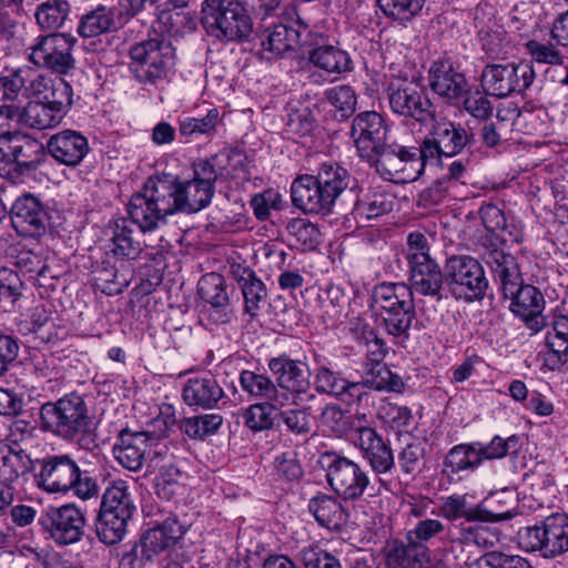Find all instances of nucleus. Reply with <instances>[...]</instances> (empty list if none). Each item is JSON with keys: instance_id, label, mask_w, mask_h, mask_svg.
<instances>
[{"instance_id": "nucleus-46", "label": "nucleus", "mask_w": 568, "mask_h": 568, "mask_svg": "<svg viewBox=\"0 0 568 568\" xmlns=\"http://www.w3.org/2000/svg\"><path fill=\"white\" fill-rule=\"evenodd\" d=\"M394 197L382 191L368 192L355 203V213L359 217L372 220L393 210Z\"/></svg>"}, {"instance_id": "nucleus-50", "label": "nucleus", "mask_w": 568, "mask_h": 568, "mask_svg": "<svg viewBox=\"0 0 568 568\" xmlns=\"http://www.w3.org/2000/svg\"><path fill=\"white\" fill-rule=\"evenodd\" d=\"M223 418L219 414L192 416L182 422L181 429L193 439H203L215 434L222 426Z\"/></svg>"}, {"instance_id": "nucleus-39", "label": "nucleus", "mask_w": 568, "mask_h": 568, "mask_svg": "<svg viewBox=\"0 0 568 568\" xmlns=\"http://www.w3.org/2000/svg\"><path fill=\"white\" fill-rule=\"evenodd\" d=\"M307 61L327 74H341L353 69L349 54L332 44L312 48L307 53Z\"/></svg>"}, {"instance_id": "nucleus-23", "label": "nucleus", "mask_w": 568, "mask_h": 568, "mask_svg": "<svg viewBox=\"0 0 568 568\" xmlns=\"http://www.w3.org/2000/svg\"><path fill=\"white\" fill-rule=\"evenodd\" d=\"M27 98H36L37 101L69 110L73 102V90L62 78H52L32 70L27 87Z\"/></svg>"}, {"instance_id": "nucleus-30", "label": "nucleus", "mask_w": 568, "mask_h": 568, "mask_svg": "<svg viewBox=\"0 0 568 568\" xmlns=\"http://www.w3.org/2000/svg\"><path fill=\"white\" fill-rule=\"evenodd\" d=\"M255 41L267 59L278 58L301 42V31L285 23L274 24L258 31Z\"/></svg>"}, {"instance_id": "nucleus-26", "label": "nucleus", "mask_w": 568, "mask_h": 568, "mask_svg": "<svg viewBox=\"0 0 568 568\" xmlns=\"http://www.w3.org/2000/svg\"><path fill=\"white\" fill-rule=\"evenodd\" d=\"M315 389L320 394H327L337 399L351 404H362L363 386L356 382H349L339 372L333 371L326 365H321L315 371Z\"/></svg>"}, {"instance_id": "nucleus-16", "label": "nucleus", "mask_w": 568, "mask_h": 568, "mask_svg": "<svg viewBox=\"0 0 568 568\" xmlns=\"http://www.w3.org/2000/svg\"><path fill=\"white\" fill-rule=\"evenodd\" d=\"M130 55L136 79L140 82L154 83L166 75L174 52L169 42L151 39L132 47Z\"/></svg>"}, {"instance_id": "nucleus-10", "label": "nucleus", "mask_w": 568, "mask_h": 568, "mask_svg": "<svg viewBox=\"0 0 568 568\" xmlns=\"http://www.w3.org/2000/svg\"><path fill=\"white\" fill-rule=\"evenodd\" d=\"M426 160L422 154V146L418 149L386 144L368 162L384 179L406 183L413 182L422 175Z\"/></svg>"}, {"instance_id": "nucleus-61", "label": "nucleus", "mask_w": 568, "mask_h": 568, "mask_svg": "<svg viewBox=\"0 0 568 568\" xmlns=\"http://www.w3.org/2000/svg\"><path fill=\"white\" fill-rule=\"evenodd\" d=\"M377 416L394 429L407 427L412 420V410L406 406H399L390 402H382L377 409Z\"/></svg>"}, {"instance_id": "nucleus-3", "label": "nucleus", "mask_w": 568, "mask_h": 568, "mask_svg": "<svg viewBox=\"0 0 568 568\" xmlns=\"http://www.w3.org/2000/svg\"><path fill=\"white\" fill-rule=\"evenodd\" d=\"M200 21L221 42H243L253 31L252 18L239 0H203Z\"/></svg>"}, {"instance_id": "nucleus-13", "label": "nucleus", "mask_w": 568, "mask_h": 568, "mask_svg": "<svg viewBox=\"0 0 568 568\" xmlns=\"http://www.w3.org/2000/svg\"><path fill=\"white\" fill-rule=\"evenodd\" d=\"M535 79V71L528 62L487 64L480 75V85L486 94L506 98L521 93Z\"/></svg>"}, {"instance_id": "nucleus-29", "label": "nucleus", "mask_w": 568, "mask_h": 568, "mask_svg": "<svg viewBox=\"0 0 568 568\" xmlns=\"http://www.w3.org/2000/svg\"><path fill=\"white\" fill-rule=\"evenodd\" d=\"M126 488L123 480H115L109 486V531L113 532V537H109V545L122 540L132 516L133 508Z\"/></svg>"}, {"instance_id": "nucleus-12", "label": "nucleus", "mask_w": 568, "mask_h": 568, "mask_svg": "<svg viewBox=\"0 0 568 568\" xmlns=\"http://www.w3.org/2000/svg\"><path fill=\"white\" fill-rule=\"evenodd\" d=\"M322 463H326V478L331 488L343 500H358L371 485L367 471L354 460L325 453Z\"/></svg>"}, {"instance_id": "nucleus-57", "label": "nucleus", "mask_w": 568, "mask_h": 568, "mask_svg": "<svg viewBox=\"0 0 568 568\" xmlns=\"http://www.w3.org/2000/svg\"><path fill=\"white\" fill-rule=\"evenodd\" d=\"M68 17V3L64 1H47L40 4L36 12V19L43 29H57L61 27Z\"/></svg>"}, {"instance_id": "nucleus-62", "label": "nucleus", "mask_w": 568, "mask_h": 568, "mask_svg": "<svg viewBox=\"0 0 568 568\" xmlns=\"http://www.w3.org/2000/svg\"><path fill=\"white\" fill-rule=\"evenodd\" d=\"M326 99L334 105L343 118L349 116L356 108L355 91L349 85H337L326 91Z\"/></svg>"}, {"instance_id": "nucleus-17", "label": "nucleus", "mask_w": 568, "mask_h": 568, "mask_svg": "<svg viewBox=\"0 0 568 568\" xmlns=\"http://www.w3.org/2000/svg\"><path fill=\"white\" fill-rule=\"evenodd\" d=\"M72 48L73 39L64 33L41 36L28 48V58L37 67L65 74L74 65Z\"/></svg>"}, {"instance_id": "nucleus-6", "label": "nucleus", "mask_w": 568, "mask_h": 568, "mask_svg": "<svg viewBox=\"0 0 568 568\" xmlns=\"http://www.w3.org/2000/svg\"><path fill=\"white\" fill-rule=\"evenodd\" d=\"M40 420L43 429L64 439H73L90 427L85 402L75 393L44 403L40 408Z\"/></svg>"}, {"instance_id": "nucleus-19", "label": "nucleus", "mask_w": 568, "mask_h": 568, "mask_svg": "<svg viewBox=\"0 0 568 568\" xmlns=\"http://www.w3.org/2000/svg\"><path fill=\"white\" fill-rule=\"evenodd\" d=\"M40 521L54 542L60 546L74 544L83 535L84 517L73 505L50 507L41 516Z\"/></svg>"}, {"instance_id": "nucleus-60", "label": "nucleus", "mask_w": 568, "mask_h": 568, "mask_svg": "<svg viewBox=\"0 0 568 568\" xmlns=\"http://www.w3.org/2000/svg\"><path fill=\"white\" fill-rule=\"evenodd\" d=\"M405 255L409 268L433 260L429 253V243L425 234L412 232L407 235Z\"/></svg>"}, {"instance_id": "nucleus-40", "label": "nucleus", "mask_w": 568, "mask_h": 568, "mask_svg": "<svg viewBox=\"0 0 568 568\" xmlns=\"http://www.w3.org/2000/svg\"><path fill=\"white\" fill-rule=\"evenodd\" d=\"M357 383L363 386L362 403L367 400L368 389L400 392L404 387L402 377L383 363H366L365 376Z\"/></svg>"}, {"instance_id": "nucleus-8", "label": "nucleus", "mask_w": 568, "mask_h": 568, "mask_svg": "<svg viewBox=\"0 0 568 568\" xmlns=\"http://www.w3.org/2000/svg\"><path fill=\"white\" fill-rule=\"evenodd\" d=\"M518 542L526 551H539L544 558L568 552V515L555 513L520 529Z\"/></svg>"}, {"instance_id": "nucleus-21", "label": "nucleus", "mask_w": 568, "mask_h": 568, "mask_svg": "<svg viewBox=\"0 0 568 568\" xmlns=\"http://www.w3.org/2000/svg\"><path fill=\"white\" fill-rule=\"evenodd\" d=\"M11 222L19 234L36 237L45 232L48 213L37 196L24 194L11 206Z\"/></svg>"}, {"instance_id": "nucleus-27", "label": "nucleus", "mask_w": 568, "mask_h": 568, "mask_svg": "<svg viewBox=\"0 0 568 568\" xmlns=\"http://www.w3.org/2000/svg\"><path fill=\"white\" fill-rule=\"evenodd\" d=\"M49 154L67 166L79 165L89 152L88 139L78 131L63 130L48 140Z\"/></svg>"}, {"instance_id": "nucleus-38", "label": "nucleus", "mask_w": 568, "mask_h": 568, "mask_svg": "<svg viewBox=\"0 0 568 568\" xmlns=\"http://www.w3.org/2000/svg\"><path fill=\"white\" fill-rule=\"evenodd\" d=\"M308 510L322 527L329 530H341L348 517L337 498L327 494H318L311 498Z\"/></svg>"}, {"instance_id": "nucleus-11", "label": "nucleus", "mask_w": 568, "mask_h": 568, "mask_svg": "<svg viewBox=\"0 0 568 568\" xmlns=\"http://www.w3.org/2000/svg\"><path fill=\"white\" fill-rule=\"evenodd\" d=\"M43 144L19 131L0 135V176L13 179L22 170L37 166L43 155Z\"/></svg>"}, {"instance_id": "nucleus-4", "label": "nucleus", "mask_w": 568, "mask_h": 568, "mask_svg": "<svg viewBox=\"0 0 568 568\" xmlns=\"http://www.w3.org/2000/svg\"><path fill=\"white\" fill-rule=\"evenodd\" d=\"M374 305L379 310L386 333L400 341L409 338V331L416 322L414 296L404 283H383L373 293Z\"/></svg>"}, {"instance_id": "nucleus-32", "label": "nucleus", "mask_w": 568, "mask_h": 568, "mask_svg": "<svg viewBox=\"0 0 568 568\" xmlns=\"http://www.w3.org/2000/svg\"><path fill=\"white\" fill-rule=\"evenodd\" d=\"M182 396L189 406L212 409L217 407L225 394L214 376L204 375L189 378L183 387Z\"/></svg>"}, {"instance_id": "nucleus-43", "label": "nucleus", "mask_w": 568, "mask_h": 568, "mask_svg": "<svg viewBox=\"0 0 568 568\" xmlns=\"http://www.w3.org/2000/svg\"><path fill=\"white\" fill-rule=\"evenodd\" d=\"M30 458L23 452L13 450L10 446L0 442V479L3 483H13L21 474L30 468Z\"/></svg>"}, {"instance_id": "nucleus-15", "label": "nucleus", "mask_w": 568, "mask_h": 568, "mask_svg": "<svg viewBox=\"0 0 568 568\" xmlns=\"http://www.w3.org/2000/svg\"><path fill=\"white\" fill-rule=\"evenodd\" d=\"M434 121L427 138L422 144V154L427 160L440 156L453 158L473 142V134L460 123L446 118L432 119Z\"/></svg>"}, {"instance_id": "nucleus-53", "label": "nucleus", "mask_w": 568, "mask_h": 568, "mask_svg": "<svg viewBox=\"0 0 568 568\" xmlns=\"http://www.w3.org/2000/svg\"><path fill=\"white\" fill-rule=\"evenodd\" d=\"M277 403L264 402L251 405L243 413L246 427L254 432L271 429L274 424L273 412Z\"/></svg>"}, {"instance_id": "nucleus-24", "label": "nucleus", "mask_w": 568, "mask_h": 568, "mask_svg": "<svg viewBox=\"0 0 568 568\" xmlns=\"http://www.w3.org/2000/svg\"><path fill=\"white\" fill-rule=\"evenodd\" d=\"M268 368L276 376L277 386L295 397L310 390L311 373L306 363L283 355L271 358Z\"/></svg>"}, {"instance_id": "nucleus-55", "label": "nucleus", "mask_w": 568, "mask_h": 568, "mask_svg": "<svg viewBox=\"0 0 568 568\" xmlns=\"http://www.w3.org/2000/svg\"><path fill=\"white\" fill-rule=\"evenodd\" d=\"M278 422L295 436L307 437L312 430V418L308 408H290L278 413Z\"/></svg>"}, {"instance_id": "nucleus-34", "label": "nucleus", "mask_w": 568, "mask_h": 568, "mask_svg": "<svg viewBox=\"0 0 568 568\" xmlns=\"http://www.w3.org/2000/svg\"><path fill=\"white\" fill-rule=\"evenodd\" d=\"M68 110L49 105L41 101H28L27 104L17 103L18 125L34 130H45L57 126Z\"/></svg>"}, {"instance_id": "nucleus-58", "label": "nucleus", "mask_w": 568, "mask_h": 568, "mask_svg": "<svg viewBox=\"0 0 568 568\" xmlns=\"http://www.w3.org/2000/svg\"><path fill=\"white\" fill-rule=\"evenodd\" d=\"M519 437L511 435L507 438L500 436H494L493 439L487 444L483 445L477 443V449L480 457V463L485 459H500L510 453H515L518 448Z\"/></svg>"}, {"instance_id": "nucleus-59", "label": "nucleus", "mask_w": 568, "mask_h": 568, "mask_svg": "<svg viewBox=\"0 0 568 568\" xmlns=\"http://www.w3.org/2000/svg\"><path fill=\"white\" fill-rule=\"evenodd\" d=\"M426 556L427 547L408 536L407 544L400 542L394 545L388 552V560L393 564L403 566L410 560L422 561Z\"/></svg>"}, {"instance_id": "nucleus-35", "label": "nucleus", "mask_w": 568, "mask_h": 568, "mask_svg": "<svg viewBox=\"0 0 568 568\" xmlns=\"http://www.w3.org/2000/svg\"><path fill=\"white\" fill-rule=\"evenodd\" d=\"M408 286L414 294L430 296L440 301L444 298L443 290L445 283V270L435 260L427 261L423 264L409 268Z\"/></svg>"}, {"instance_id": "nucleus-44", "label": "nucleus", "mask_w": 568, "mask_h": 568, "mask_svg": "<svg viewBox=\"0 0 568 568\" xmlns=\"http://www.w3.org/2000/svg\"><path fill=\"white\" fill-rule=\"evenodd\" d=\"M480 464L477 443L456 445L450 448L444 459L445 468L449 469L452 474H458L464 470H474Z\"/></svg>"}, {"instance_id": "nucleus-63", "label": "nucleus", "mask_w": 568, "mask_h": 568, "mask_svg": "<svg viewBox=\"0 0 568 568\" xmlns=\"http://www.w3.org/2000/svg\"><path fill=\"white\" fill-rule=\"evenodd\" d=\"M321 423L334 434L342 436L351 429V420L342 407L337 404L326 405L321 415Z\"/></svg>"}, {"instance_id": "nucleus-64", "label": "nucleus", "mask_w": 568, "mask_h": 568, "mask_svg": "<svg viewBox=\"0 0 568 568\" xmlns=\"http://www.w3.org/2000/svg\"><path fill=\"white\" fill-rule=\"evenodd\" d=\"M301 557L304 568H342L334 555L317 547L304 548Z\"/></svg>"}, {"instance_id": "nucleus-20", "label": "nucleus", "mask_w": 568, "mask_h": 568, "mask_svg": "<svg viewBox=\"0 0 568 568\" xmlns=\"http://www.w3.org/2000/svg\"><path fill=\"white\" fill-rule=\"evenodd\" d=\"M357 433V448L378 478L381 486L387 490L388 483L383 479V476L395 467V457L389 443L373 427H361Z\"/></svg>"}, {"instance_id": "nucleus-41", "label": "nucleus", "mask_w": 568, "mask_h": 568, "mask_svg": "<svg viewBox=\"0 0 568 568\" xmlns=\"http://www.w3.org/2000/svg\"><path fill=\"white\" fill-rule=\"evenodd\" d=\"M240 384L250 397L256 399H265L280 405H284L287 399V396L280 393L276 384L265 374L244 369L240 374Z\"/></svg>"}, {"instance_id": "nucleus-33", "label": "nucleus", "mask_w": 568, "mask_h": 568, "mask_svg": "<svg viewBox=\"0 0 568 568\" xmlns=\"http://www.w3.org/2000/svg\"><path fill=\"white\" fill-rule=\"evenodd\" d=\"M430 89L448 100L460 98L466 91V79L457 72L453 63L445 60L435 61L428 73Z\"/></svg>"}, {"instance_id": "nucleus-31", "label": "nucleus", "mask_w": 568, "mask_h": 568, "mask_svg": "<svg viewBox=\"0 0 568 568\" xmlns=\"http://www.w3.org/2000/svg\"><path fill=\"white\" fill-rule=\"evenodd\" d=\"M121 444L113 446L114 458L129 470H138L146 455L151 454V448L156 446L154 437L149 433L123 434L119 430Z\"/></svg>"}, {"instance_id": "nucleus-9", "label": "nucleus", "mask_w": 568, "mask_h": 568, "mask_svg": "<svg viewBox=\"0 0 568 568\" xmlns=\"http://www.w3.org/2000/svg\"><path fill=\"white\" fill-rule=\"evenodd\" d=\"M445 283L456 300L466 302L484 298L488 288L483 265L469 255H454L446 261Z\"/></svg>"}, {"instance_id": "nucleus-56", "label": "nucleus", "mask_w": 568, "mask_h": 568, "mask_svg": "<svg viewBox=\"0 0 568 568\" xmlns=\"http://www.w3.org/2000/svg\"><path fill=\"white\" fill-rule=\"evenodd\" d=\"M425 463V445L418 439L407 443L398 453V465L406 475L420 471Z\"/></svg>"}, {"instance_id": "nucleus-14", "label": "nucleus", "mask_w": 568, "mask_h": 568, "mask_svg": "<svg viewBox=\"0 0 568 568\" xmlns=\"http://www.w3.org/2000/svg\"><path fill=\"white\" fill-rule=\"evenodd\" d=\"M386 94L393 113L420 123L434 119L435 108L426 89L418 82H392L387 87Z\"/></svg>"}, {"instance_id": "nucleus-45", "label": "nucleus", "mask_w": 568, "mask_h": 568, "mask_svg": "<svg viewBox=\"0 0 568 568\" xmlns=\"http://www.w3.org/2000/svg\"><path fill=\"white\" fill-rule=\"evenodd\" d=\"M200 297L212 307H226L229 305V295L224 277L215 272L203 275L197 284Z\"/></svg>"}, {"instance_id": "nucleus-51", "label": "nucleus", "mask_w": 568, "mask_h": 568, "mask_svg": "<svg viewBox=\"0 0 568 568\" xmlns=\"http://www.w3.org/2000/svg\"><path fill=\"white\" fill-rule=\"evenodd\" d=\"M220 113L216 108L210 109L203 118L185 116L179 122L180 134L187 138L197 135H211L220 122Z\"/></svg>"}, {"instance_id": "nucleus-1", "label": "nucleus", "mask_w": 568, "mask_h": 568, "mask_svg": "<svg viewBox=\"0 0 568 568\" xmlns=\"http://www.w3.org/2000/svg\"><path fill=\"white\" fill-rule=\"evenodd\" d=\"M484 260L499 282L504 298L510 300L509 311L534 333L545 328L544 294L536 286L524 284L516 258L503 250L489 248L484 254Z\"/></svg>"}, {"instance_id": "nucleus-25", "label": "nucleus", "mask_w": 568, "mask_h": 568, "mask_svg": "<svg viewBox=\"0 0 568 568\" xmlns=\"http://www.w3.org/2000/svg\"><path fill=\"white\" fill-rule=\"evenodd\" d=\"M439 514L448 521L464 518L468 524L474 521H501L511 518L510 511H494L486 503L468 507L465 495H452L443 499Z\"/></svg>"}, {"instance_id": "nucleus-37", "label": "nucleus", "mask_w": 568, "mask_h": 568, "mask_svg": "<svg viewBox=\"0 0 568 568\" xmlns=\"http://www.w3.org/2000/svg\"><path fill=\"white\" fill-rule=\"evenodd\" d=\"M548 348L546 362L551 369L565 365L568 361V315H555L546 333Z\"/></svg>"}, {"instance_id": "nucleus-52", "label": "nucleus", "mask_w": 568, "mask_h": 568, "mask_svg": "<svg viewBox=\"0 0 568 568\" xmlns=\"http://www.w3.org/2000/svg\"><path fill=\"white\" fill-rule=\"evenodd\" d=\"M426 0H376L377 6L387 17L400 22L409 21L423 9Z\"/></svg>"}, {"instance_id": "nucleus-54", "label": "nucleus", "mask_w": 568, "mask_h": 568, "mask_svg": "<svg viewBox=\"0 0 568 568\" xmlns=\"http://www.w3.org/2000/svg\"><path fill=\"white\" fill-rule=\"evenodd\" d=\"M182 478L183 473L175 465L162 466L155 478V494L162 499L170 500L182 488Z\"/></svg>"}, {"instance_id": "nucleus-5", "label": "nucleus", "mask_w": 568, "mask_h": 568, "mask_svg": "<svg viewBox=\"0 0 568 568\" xmlns=\"http://www.w3.org/2000/svg\"><path fill=\"white\" fill-rule=\"evenodd\" d=\"M217 173L210 161H200L194 166L192 180L180 181L171 174H163L164 184L170 185L171 204L174 213H193L206 207L215 192Z\"/></svg>"}, {"instance_id": "nucleus-18", "label": "nucleus", "mask_w": 568, "mask_h": 568, "mask_svg": "<svg viewBox=\"0 0 568 568\" xmlns=\"http://www.w3.org/2000/svg\"><path fill=\"white\" fill-rule=\"evenodd\" d=\"M388 126L376 111H364L355 115L351 128V138L358 155L372 161L387 144Z\"/></svg>"}, {"instance_id": "nucleus-28", "label": "nucleus", "mask_w": 568, "mask_h": 568, "mask_svg": "<svg viewBox=\"0 0 568 568\" xmlns=\"http://www.w3.org/2000/svg\"><path fill=\"white\" fill-rule=\"evenodd\" d=\"M183 528L175 518H166L162 524L146 530L141 540V558L152 561L161 552L172 547L182 536Z\"/></svg>"}, {"instance_id": "nucleus-49", "label": "nucleus", "mask_w": 568, "mask_h": 568, "mask_svg": "<svg viewBox=\"0 0 568 568\" xmlns=\"http://www.w3.org/2000/svg\"><path fill=\"white\" fill-rule=\"evenodd\" d=\"M30 75H32V69L22 68L0 78V91L2 92L1 99L3 103H18L21 94L27 97Z\"/></svg>"}, {"instance_id": "nucleus-7", "label": "nucleus", "mask_w": 568, "mask_h": 568, "mask_svg": "<svg viewBox=\"0 0 568 568\" xmlns=\"http://www.w3.org/2000/svg\"><path fill=\"white\" fill-rule=\"evenodd\" d=\"M169 187L163 183L162 175H154L145 181L140 192L131 196L128 213L143 232L156 229L168 215L174 214Z\"/></svg>"}, {"instance_id": "nucleus-42", "label": "nucleus", "mask_w": 568, "mask_h": 568, "mask_svg": "<svg viewBox=\"0 0 568 568\" xmlns=\"http://www.w3.org/2000/svg\"><path fill=\"white\" fill-rule=\"evenodd\" d=\"M81 37L89 40L87 49L93 52L103 51L102 37L106 32V11L103 6L82 17L79 29Z\"/></svg>"}, {"instance_id": "nucleus-2", "label": "nucleus", "mask_w": 568, "mask_h": 568, "mask_svg": "<svg viewBox=\"0 0 568 568\" xmlns=\"http://www.w3.org/2000/svg\"><path fill=\"white\" fill-rule=\"evenodd\" d=\"M349 182L351 175L346 169L324 163L316 175L305 174L293 181L292 203L304 213L329 215Z\"/></svg>"}, {"instance_id": "nucleus-22", "label": "nucleus", "mask_w": 568, "mask_h": 568, "mask_svg": "<svg viewBox=\"0 0 568 568\" xmlns=\"http://www.w3.org/2000/svg\"><path fill=\"white\" fill-rule=\"evenodd\" d=\"M79 469L68 455L47 457L38 476L39 486L49 493H67L79 478Z\"/></svg>"}, {"instance_id": "nucleus-47", "label": "nucleus", "mask_w": 568, "mask_h": 568, "mask_svg": "<svg viewBox=\"0 0 568 568\" xmlns=\"http://www.w3.org/2000/svg\"><path fill=\"white\" fill-rule=\"evenodd\" d=\"M288 235L303 251H314L321 243V232L317 225L305 219H293L287 225Z\"/></svg>"}, {"instance_id": "nucleus-48", "label": "nucleus", "mask_w": 568, "mask_h": 568, "mask_svg": "<svg viewBox=\"0 0 568 568\" xmlns=\"http://www.w3.org/2000/svg\"><path fill=\"white\" fill-rule=\"evenodd\" d=\"M132 224V220L129 221L124 217L115 221L111 239L112 247L109 246L115 256L130 257L136 254L138 247L133 240Z\"/></svg>"}, {"instance_id": "nucleus-36", "label": "nucleus", "mask_w": 568, "mask_h": 568, "mask_svg": "<svg viewBox=\"0 0 568 568\" xmlns=\"http://www.w3.org/2000/svg\"><path fill=\"white\" fill-rule=\"evenodd\" d=\"M232 275L237 281L244 297L245 311L255 317L266 302L267 290L255 272L240 264L232 265Z\"/></svg>"}]
</instances>
